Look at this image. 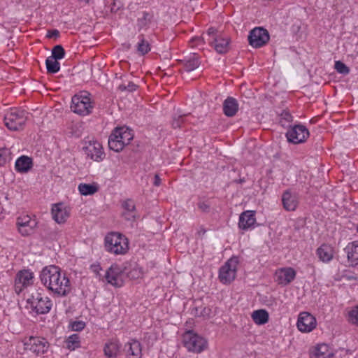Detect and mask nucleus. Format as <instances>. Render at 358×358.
Returning <instances> with one entry per match:
<instances>
[{
	"instance_id": "27",
	"label": "nucleus",
	"mask_w": 358,
	"mask_h": 358,
	"mask_svg": "<svg viewBox=\"0 0 358 358\" xmlns=\"http://www.w3.org/2000/svg\"><path fill=\"white\" fill-rule=\"evenodd\" d=\"M317 255L322 262H329L334 257L333 248L328 244H322L317 248Z\"/></svg>"
},
{
	"instance_id": "5",
	"label": "nucleus",
	"mask_w": 358,
	"mask_h": 358,
	"mask_svg": "<svg viewBox=\"0 0 358 358\" xmlns=\"http://www.w3.org/2000/svg\"><path fill=\"white\" fill-rule=\"evenodd\" d=\"M184 346L188 351L200 353L207 348V341L193 330L186 331L182 335Z\"/></svg>"
},
{
	"instance_id": "20",
	"label": "nucleus",
	"mask_w": 358,
	"mask_h": 358,
	"mask_svg": "<svg viewBox=\"0 0 358 358\" xmlns=\"http://www.w3.org/2000/svg\"><path fill=\"white\" fill-rule=\"evenodd\" d=\"M52 215L56 222L61 224L69 217V212L62 203H56L52 206Z\"/></svg>"
},
{
	"instance_id": "2",
	"label": "nucleus",
	"mask_w": 358,
	"mask_h": 358,
	"mask_svg": "<svg viewBox=\"0 0 358 358\" xmlns=\"http://www.w3.org/2000/svg\"><path fill=\"white\" fill-rule=\"evenodd\" d=\"M104 241L106 250L115 255H124L129 250L128 239L120 233L110 232Z\"/></svg>"
},
{
	"instance_id": "43",
	"label": "nucleus",
	"mask_w": 358,
	"mask_h": 358,
	"mask_svg": "<svg viewBox=\"0 0 358 358\" xmlns=\"http://www.w3.org/2000/svg\"><path fill=\"white\" fill-rule=\"evenodd\" d=\"M122 207L125 210L124 212H135L136 206L131 199H127L122 203Z\"/></svg>"
},
{
	"instance_id": "51",
	"label": "nucleus",
	"mask_w": 358,
	"mask_h": 358,
	"mask_svg": "<svg viewBox=\"0 0 358 358\" xmlns=\"http://www.w3.org/2000/svg\"><path fill=\"white\" fill-rule=\"evenodd\" d=\"M199 208L203 212H208L210 206L206 202L200 201L198 203Z\"/></svg>"
},
{
	"instance_id": "49",
	"label": "nucleus",
	"mask_w": 358,
	"mask_h": 358,
	"mask_svg": "<svg viewBox=\"0 0 358 358\" xmlns=\"http://www.w3.org/2000/svg\"><path fill=\"white\" fill-rule=\"evenodd\" d=\"M123 217L125 218V220L129 221H133L136 218V214L134 212H124L122 213Z\"/></svg>"
},
{
	"instance_id": "24",
	"label": "nucleus",
	"mask_w": 358,
	"mask_h": 358,
	"mask_svg": "<svg viewBox=\"0 0 358 358\" xmlns=\"http://www.w3.org/2000/svg\"><path fill=\"white\" fill-rule=\"evenodd\" d=\"M209 43L219 54H224L229 50V39L228 38H223L221 36H215Z\"/></svg>"
},
{
	"instance_id": "4",
	"label": "nucleus",
	"mask_w": 358,
	"mask_h": 358,
	"mask_svg": "<svg viewBox=\"0 0 358 358\" xmlns=\"http://www.w3.org/2000/svg\"><path fill=\"white\" fill-rule=\"evenodd\" d=\"M27 302L30 305L31 310L38 315L49 313L52 306L51 300L38 289L32 292Z\"/></svg>"
},
{
	"instance_id": "13",
	"label": "nucleus",
	"mask_w": 358,
	"mask_h": 358,
	"mask_svg": "<svg viewBox=\"0 0 358 358\" xmlns=\"http://www.w3.org/2000/svg\"><path fill=\"white\" fill-rule=\"evenodd\" d=\"M296 324L300 331L310 332L315 328L317 322L313 315L303 312L299 314Z\"/></svg>"
},
{
	"instance_id": "28",
	"label": "nucleus",
	"mask_w": 358,
	"mask_h": 358,
	"mask_svg": "<svg viewBox=\"0 0 358 358\" xmlns=\"http://www.w3.org/2000/svg\"><path fill=\"white\" fill-rule=\"evenodd\" d=\"M254 322L258 325L265 324L268 322V313L264 309L255 310L251 315Z\"/></svg>"
},
{
	"instance_id": "21",
	"label": "nucleus",
	"mask_w": 358,
	"mask_h": 358,
	"mask_svg": "<svg viewBox=\"0 0 358 358\" xmlns=\"http://www.w3.org/2000/svg\"><path fill=\"white\" fill-rule=\"evenodd\" d=\"M112 138L121 140L125 146L133 139L134 135L127 127H117L112 132Z\"/></svg>"
},
{
	"instance_id": "14",
	"label": "nucleus",
	"mask_w": 358,
	"mask_h": 358,
	"mask_svg": "<svg viewBox=\"0 0 358 358\" xmlns=\"http://www.w3.org/2000/svg\"><path fill=\"white\" fill-rule=\"evenodd\" d=\"M296 273L292 267L281 268L275 271V281L278 285L285 286L292 282L296 278Z\"/></svg>"
},
{
	"instance_id": "33",
	"label": "nucleus",
	"mask_w": 358,
	"mask_h": 358,
	"mask_svg": "<svg viewBox=\"0 0 358 358\" xmlns=\"http://www.w3.org/2000/svg\"><path fill=\"white\" fill-rule=\"evenodd\" d=\"M45 65L47 69V72L48 73H56L60 70V64L58 60H55L54 59L48 57L45 60Z\"/></svg>"
},
{
	"instance_id": "12",
	"label": "nucleus",
	"mask_w": 358,
	"mask_h": 358,
	"mask_svg": "<svg viewBox=\"0 0 358 358\" xmlns=\"http://www.w3.org/2000/svg\"><path fill=\"white\" fill-rule=\"evenodd\" d=\"M16 225L21 235L27 236L33 233L37 226V222L36 220H32L29 215H24L17 217Z\"/></svg>"
},
{
	"instance_id": "36",
	"label": "nucleus",
	"mask_w": 358,
	"mask_h": 358,
	"mask_svg": "<svg viewBox=\"0 0 358 358\" xmlns=\"http://www.w3.org/2000/svg\"><path fill=\"white\" fill-rule=\"evenodd\" d=\"M12 159L11 152L6 148H0V166H4Z\"/></svg>"
},
{
	"instance_id": "23",
	"label": "nucleus",
	"mask_w": 358,
	"mask_h": 358,
	"mask_svg": "<svg viewBox=\"0 0 358 358\" xmlns=\"http://www.w3.org/2000/svg\"><path fill=\"white\" fill-rule=\"evenodd\" d=\"M32 166V159L26 155L18 157L15 164V170L18 173H27Z\"/></svg>"
},
{
	"instance_id": "53",
	"label": "nucleus",
	"mask_w": 358,
	"mask_h": 358,
	"mask_svg": "<svg viewBox=\"0 0 358 358\" xmlns=\"http://www.w3.org/2000/svg\"><path fill=\"white\" fill-rule=\"evenodd\" d=\"M161 178L159 176L158 174H155V178H154V182H153V184L155 186H159L160 184H161Z\"/></svg>"
},
{
	"instance_id": "52",
	"label": "nucleus",
	"mask_w": 358,
	"mask_h": 358,
	"mask_svg": "<svg viewBox=\"0 0 358 358\" xmlns=\"http://www.w3.org/2000/svg\"><path fill=\"white\" fill-rule=\"evenodd\" d=\"M216 31H216V29L215 28L210 27V28H209L208 29V33L207 34H208V35L209 36H212L213 38L215 36H219L218 35H217Z\"/></svg>"
},
{
	"instance_id": "32",
	"label": "nucleus",
	"mask_w": 358,
	"mask_h": 358,
	"mask_svg": "<svg viewBox=\"0 0 358 358\" xmlns=\"http://www.w3.org/2000/svg\"><path fill=\"white\" fill-rule=\"evenodd\" d=\"M66 348L70 350H74L80 346V336L77 334H73L66 340Z\"/></svg>"
},
{
	"instance_id": "40",
	"label": "nucleus",
	"mask_w": 358,
	"mask_h": 358,
	"mask_svg": "<svg viewBox=\"0 0 358 358\" xmlns=\"http://www.w3.org/2000/svg\"><path fill=\"white\" fill-rule=\"evenodd\" d=\"M152 19V15L146 12H143V16L141 18L138 19V26L141 28L146 26L149 22H150Z\"/></svg>"
},
{
	"instance_id": "1",
	"label": "nucleus",
	"mask_w": 358,
	"mask_h": 358,
	"mask_svg": "<svg viewBox=\"0 0 358 358\" xmlns=\"http://www.w3.org/2000/svg\"><path fill=\"white\" fill-rule=\"evenodd\" d=\"M40 280L57 296H66L71 292L70 280L61 268L55 265L44 267Z\"/></svg>"
},
{
	"instance_id": "19",
	"label": "nucleus",
	"mask_w": 358,
	"mask_h": 358,
	"mask_svg": "<svg viewBox=\"0 0 358 358\" xmlns=\"http://www.w3.org/2000/svg\"><path fill=\"white\" fill-rule=\"evenodd\" d=\"M282 202L283 207L286 210H295L299 203L298 196L296 194L292 192L289 189H287L282 194Z\"/></svg>"
},
{
	"instance_id": "9",
	"label": "nucleus",
	"mask_w": 358,
	"mask_h": 358,
	"mask_svg": "<svg viewBox=\"0 0 358 358\" xmlns=\"http://www.w3.org/2000/svg\"><path fill=\"white\" fill-rule=\"evenodd\" d=\"M310 135L308 129L306 126L299 124L290 127L286 132L285 136L287 141L293 144H299L306 141Z\"/></svg>"
},
{
	"instance_id": "3",
	"label": "nucleus",
	"mask_w": 358,
	"mask_h": 358,
	"mask_svg": "<svg viewBox=\"0 0 358 358\" xmlns=\"http://www.w3.org/2000/svg\"><path fill=\"white\" fill-rule=\"evenodd\" d=\"M94 108V103L91 101L90 94L83 92L79 94L74 95L71 99V110L80 115H87L90 114Z\"/></svg>"
},
{
	"instance_id": "37",
	"label": "nucleus",
	"mask_w": 358,
	"mask_h": 358,
	"mask_svg": "<svg viewBox=\"0 0 358 358\" xmlns=\"http://www.w3.org/2000/svg\"><path fill=\"white\" fill-rule=\"evenodd\" d=\"M65 56V50L62 45H57L52 50V55L50 57L55 60H60Z\"/></svg>"
},
{
	"instance_id": "29",
	"label": "nucleus",
	"mask_w": 358,
	"mask_h": 358,
	"mask_svg": "<svg viewBox=\"0 0 358 358\" xmlns=\"http://www.w3.org/2000/svg\"><path fill=\"white\" fill-rule=\"evenodd\" d=\"M120 345L117 341L109 342L105 344L103 351L108 358L115 357L120 350Z\"/></svg>"
},
{
	"instance_id": "31",
	"label": "nucleus",
	"mask_w": 358,
	"mask_h": 358,
	"mask_svg": "<svg viewBox=\"0 0 358 358\" xmlns=\"http://www.w3.org/2000/svg\"><path fill=\"white\" fill-rule=\"evenodd\" d=\"M139 42L137 43V51L141 55H144L150 51V45L148 41L144 38L143 35L138 36Z\"/></svg>"
},
{
	"instance_id": "16",
	"label": "nucleus",
	"mask_w": 358,
	"mask_h": 358,
	"mask_svg": "<svg viewBox=\"0 0 358 358\" xmlns=\"http://www.w3.org/2000/svg\"><path fill=\"white\" fill-rule=\"evenodd\" d=\"M83 150L86 155L94 161H102L105 157L102 145L96 141L90 143L87 146L84 147Z\"/></svg>"
},
{
	"instance_id": "60",
	"label": "nucleus",
	"mask_w": 358,
	"mask_h": 358,
	"mask_svg": "<svg viewBox=\"0 0 358 358\" xmlns=\"http://www.w3.org/2000/svg\"><path fill=\"white\" fill-rule=\"evenodd\" d=\"M357 231L358 232V225H357Z\"/></svg>"
},
{
	"instance_id": "55",
	"label": "nucleus",
	"mask_w": 358,
	"mask_h": 358,
	"mask_svg": "<svg viewBox=\"0 0 358 358\" xmlns=\"http://www.w3.org/2000/svg\"><path fill=\"white\" fill-rule=\"evenodd\" d=\"M92 268L94 272H98L99 270H101V267L99 265H92Z\"/></svg>"
},
{
	"instance_id": "48",
	"label": "nucleus",
	"mask_w": 358,
	"mask_h": 358,
	"mask_svg": "<svg viewBox=\"0 0 358 358\" xmlns=\"http://www.w3.org/2000/svg\"><path fill=\"white\" fill-rule=\"evenodd\" d=\"M190 43H192V46H199L203 43V38L201 36L193 37L190 40Z\"/></svg>"
},
{
	"instance_id": "6",
	"label": "nucleus",
	"mask_w": 358,
	"mask_h": 358,
	"mask_svg": "<svg viewBox=\"0 0 358 358\" xmlns=\"http://www.w3.org/2000/svg\"><path fill=\"white\" fill-rule=\"evenodd\" d=\"M27 112L24 110L14 109L4 117L6 127L12 131H17L23 127L27 121Z\"/></svg>"
},
{
	"instance_id": "45",
	"label": "nucleus",
	"mask_w": 358,
	"mask_h": 358,
	"mask_svg": "<svg viewBox=\"0 0 358 358\" xmlns=\"http://www.w3.org/2000/svg\"><path fill=\"white\" fill-rule=\"evenodd\" d=\"M333 352L332 350H329L328 345L326 344H322L318 345L315 350V352L313 354H326V352Z\"/></svg>"
},
{
	"instance_id": "22",
	"label": "nucleus",
	"mask_w": 358,
	"mask_h": 358,
	"mask_svg": "<svg viewBox=\"0 0 358 358\" xmlns=\"http://www.w3.org/2000/svg\"><path fill=\"white\" fill-rule=\"evenodd\" d=\"M223 113L227 117H234L238 110L237 100L231 96H228L223 102Z\"/></svg>"
},
{
	"instance_id": "54",
	"label": "nucleus",
	"mask_w": 358,
	"mask_h": 358,
	"mask_svg": "<svg viewBox=\"0 0 358 358\" xmlns=\"http://www.w3.org/2000/svg\"><path fill=\"white\" fill-rule=\"evenodd\" d=\"M119 8V6H116L115 2H113V6L111 7V12L116 13Z\"/></svg>"
},
{
	"instance_id": "59",
	"label": "nucleus",
	"mask_w": 358,
	"mask_h": 358,
	"mask_svg": "<svg viewBox=\"0 0 358 358\" xmlns=\"http://www.w3.org/2000/svg\"><path fill=\"white\" fill-rule=\"evenodd\" d=\"M205 233H206V230H205V229H202L201 230H200V231H199V234H204Z\"/></svg>"
},
{
	"instance_id": "42",
	"label": "nucleus",
	"mask_w": 358,
	"mask_h": 358,
	"mask_svg": "<svg viewBox=\"0 0 358 358\" xmlns=\"http://www.w3.org/2000/svg\"><path fill=\"white\" fill-rule=\"evenodd\" d=\"M138 86L133 82H129L128 85L121 84L118 86V90L121 92L127 91L129 92H133L137 90Z\"/></svg>"
},
{
	"instance_id": "30",
	"label": "nucleus",
	"mask_w": 358,
	"mask_h": 358,
	"mask_svg": "<svg viewBox=\"0 0 358 358\" xmlns=\"http://www.w3.org/2000/svg\"><path fill=\"white\" fill-rule=\"evenodd\" d=\"M78 190L82 195H92L98 191V186L96 184L80 183Z\"/></svg>"
},
{
	"instance_id": "17",
	"label": "nucleus",
	"mask_w": 358,
	"mask_h": 358,
	"mask_svg": "<svg viewBox=\"0 0 358 358\" xmlns=\"http://www.w3.org/2000/svg\"><path fill=\"white\" fill-rule=\"evenodd\" d=\"M256 223L255 211L245 210L239 216L238 227L243 230L253 228Z\"/></svg>"
},
{
	"instance_id": "50",
	"label": "nucleus",
	"mask_w": 358,
	"mask_h": 358,
	"mask_svg": "<svg viewBox=\"0 0 358 358\" xmlns=\"http://www.w3.org/2000/svg\"><path fill=\"white\" fill-rule=\"evenodd\" d=\"M46 36L50 38H57L59 36V31L57 29L49 30V31H48Z\"/></svg>"
},
{
	"instance_id": "47",
	"label": "nucleus",
	"mask_w": 358,
	"mask_h": 358,
	"mask_svg": "<svg viewBox=\"0 0 358 358\" xmlns=\"http://www.w3.org/2000/svg\"><path fill=\"white\" fill-rule=\"evenodd\" d=\"M334 357V352H326V354H312L311 358H333Z\"/></svg>"
},
{
	"instance_id": "39",
	"label": "nucleus",
	"mask_w": 358,
	"mask_h": 358,
	"mask_svg": "<svg viewBox=\"0 0 358 358\" xmlns=\"http://www.w3.org/2000/svg\"><path fill=\"white\" fill-rule=\"evenodd\" d=\"M186 115H174L173 116L172 127L174 129L180 128L182 124L185 122V117Z\"/></svg>"
},
{
	"instance_id": "7",
	"label": "nucleus",
	"mask_w": 358,
	"mask_h": 358,
	"mask_svg": "<svg viewBox=\"0 0 358 358\" xmlns=\"http://www.w3.org/2000/svg\"><path fill=\"white\" fill-rule=\"evenodd\" d=\"M238 262V257L233 256L221 266L219 271V279L221 282L229 284L235 279Z\"/></svg>"
},
{
	"instance_id": "26",
	"label": "nucleus",
	"mask_w": 358,
	"mask_h": 358,
	"mask_svg": "<svg viewBox=\"0 0 358 358\" xmlns=\"http://www.w3.org/2000/svg\"><path fill=\"white\" fill-rule=\"evenodd\" d=\"M348 261L352 266L358 264V243H350L344 249Z\"/></svg>"
},
{
	"instance_id": "25",
	"label": "nucleus",
	"mask_w": 358,
	"mask_h": 358,
	"mask_svg": "<svg viewBox=\"0 0 358 358\" xmlns=\"http://www.w3.org/2000/svg\"><path fill=\"white\" fill-rule=\"evenodd\" d=\"M180 62L182 64L185 70L187 72L195 70L201 64L199 57L196 53L191 54L189 56L185 57L180 60Z\"/></svg>"
},
{
	"instance_id": "58",
	"label": "nucleus",
	"mask_w": 358,
	"mask_h": 358,
	"mask_svg": "<svg viewBox=\"0 0 358 358\" xmlns=\"http://www.w3.org/2000/svg\"><path fill=\"white\" fill-rule=\"evenodd\" d=\"M347 279L349 280H356L357 279V278L354 275H349V276H347Z\"/></svg>"
},
{
	"instance_id": "34",
	"label": "nucleus",
	"mask_w": 358,
	"mask_h": 358,
	"mask_svg": "<svg viewBox=\"0 0 358 358\" xmlns=\"http://www.w3.org/2000/svg\"><path fill=\"white\" fill-rule=\"evenodd\" d=\"M108 143L109 148L116 152H120L124 148V145H123L122 142H121V140L112 138V134L108 138Z\"/></svg>"
},
{
	"instance_id": "11",
	"label": "nucleus",
	"mask_w": 358,
	"mask_h": 358,
	"mask_svg": "<svg viewBox=\"0 0 358 358\" xmlns=\"http://www.w3.org/2000/svg\"><path fill=\"white\" fill-rule=\"evenodd\" d=\"M34 273L29 270H22L17 272L15 279V292L19 294L27 287L34 284Z\"/></svg>"
},
{
	"instance_id": "56",
	"label": "nucleus",
	"mask_w": 358,
	"mask_h": 358,
	"mask_svg": "<svg viewBox=\"0 0 358 358\" xmlns=\"http://www.w3.org/2000/svg\"><path fill=\"white\" fill-rule=\"evenodd\" d=\"M136 270L131 271L129 273V276L131 277V278H138V276H135L134 273H136Z\"/></svg>"
},
{
	"instance_id": "35",
	"label": "nucleus",
	"mask_w": 358,
	"mask_h": 358,
	"mask_svg": "<svg viewBox=\"0 0 358 358\" xmlns=\"http://www.w3.org/2000/svg\"><path fill=\"white\" fill-rule=\"evenodd\" d=\"M293 121V116L287 110H283L280 115V124L283 127H289V124Z\"/></svg>"
},
{
	"instance_id": "57",
	"label": "nucleus",
	"mask_w": 358,
	"mask_h": 358,
	"mask_svg": "<svg viewBox=\"0 0 358 358\" xmlns=\"http://www.w3.org/2000/svg\"><path fill=\"white\" fill-rule=\"evenodd\" d=\"M201 310V308L196 307L192 310V314L194 315L195 313H199Z\"/></svg>"
},
{
	"instance_id": "41",
	"label": "nucleus",
	"mask_w": 358,
	"mask_h": 358,
	"mask_svg": "<svg viewBox=\"0 0 358 358\" xmlns=\"http://www.w3.org/2000/svg\"><path fill=\"white\" fill-rule=\"evenodd\" d=\"M334 67L338 73L343 75H347L350 72V69L341 61H336Z\"/></svg>"
},
{
	"instance_id": "46",
	"label": "nucleus",
	"mask_w": 358,
	"mask_h": 358,
	"mask_svg": "<svg viewBox=\"0 0 358 358\" xmlns=\"http://www.w3.org/2000/svg\"><path fill=\"white\" fill-rule=\"evenodd\" d=\"M211 313V309L208 307H203L201 308L199 313H195L194 315L196 317H208Z\"/></svg>"
},
{
	"instance_id": "15",
	"label": "nucleus",
	"mask_w": 358,
	"mask_h": 358,
	"mask_svg": "<svg viewBox=\"0 0 358 358\" xmlns=\"http://www.w3.org/2000/svg\"><path fill=\"white\" fill-rule=\"evenodd\" d=\"M122 273V268L117 264H113L106 271L105 278L109 284L116 287H120L123 285V280L121 278Z\"/></svg>"
},
{
	"instance_id": "8",
	"label": "nucleus",
	"mask_w": 358,
	"mask_h": 358,
	"mask_svg": "<svg viewBox=\"0 0 358 358\" xmlns=\"http://www.w3.org/2000/svg\"><path fill=\"white\" fill-rule=\"evenodd\" d=\"M24 346L25 350L41 355L48 351L50 344L45 338L30 336L24 341Z\"/></svg>"
},
{
	"instance_id": "18",
	"label": "nucleus",
	"mask_w": 358,
	"mask_h": 358,
	"mask_svg": "<svg viewBox=\"0 0 358 358\" xmlns=\"http://www.w3.org/2000/svg\"><path fill=\"white\" fill-rule=\"evenodd\" d=\"M124 351L127 358H142V345L137 340L125 343Z\"/></svg>"
},
{
	"instance_id": "44",
	"label": "nucleus",
	"mask_w": 358,
	"mask_h": 358,
	"mask_svg": "<svg viewBox=\"0 0 358 358\" xmlns=\"http://www.w3.org/2000/svg\"><path fill=\"white\" fill-rule=\"evenodd\" d=\"M85 327V323L81 320L71 322L69 327L72 331H82Z\"/></svg>"
},
{
	"instance_id": "38",
	"label": "nucleus",
	"mask_w": 358,
	"mask_h": 358,
	"mask_svg": "<svg viewBox=\"0 0 358 358\" xmlns=\"http://www.w3.org/2000/svg\"><path fill=\"white\" fill-rule=\"evenodd\" d=\"M347 320L349 323L358 327V306H355L348 312Z\"/></svg>"
},
{
	"instance_id": "10",
	"label": "nucleus",
	"mask_w": 358,
	"mask_h": 358,
	"mask_svg": "<svg viewBox=\"0 0 358 358\" xmlns=\"http://www.w3.org/2000/svg\"><path fill=\"white\" fill-rule=\"evenodd\" d=\"M268 31L263 27H255L252 29L248 36L249 44L255 48H259L265 45L269 41Z\"/></svg>"
}]
</instances>
